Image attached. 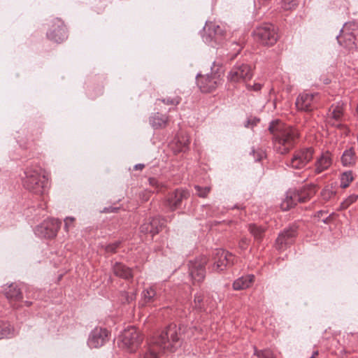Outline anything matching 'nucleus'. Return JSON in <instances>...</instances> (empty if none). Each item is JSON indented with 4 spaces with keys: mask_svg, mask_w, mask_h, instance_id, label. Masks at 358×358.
Segmentation results:
<instances>
[{
    "mask_svg": "<svg viewBox=\"0 0 358 358\" xmlns=\"http://www.w3.org/2000/svg\"><path fill=\"white\" fill-rule=\"evenodd\" d=\"M22 180L23 186L36 194H42L48 183V178L41 168H27Z\"/></svg>",
    "mask_w": 358,
    "mask_h": 358,
    "instance_id": "7ed1b4c3",
    "label": "nucleus"
},
{
    "mask_svg": "<svg viewBox=\"0 0 358 358\" xmlns=\"http://www.w3.org/2000/svg\"><path fill=\"white\" fill-rule=\"evenodd\" d=\"M213 306L212 301L209 299L208 296L205 299L204 294L203 292H196L194 294V307L199 310H205L206 306Z\"/></svg>",
    "mask_w": 358,
    "mask_h": 358,
    "instance_id": "a878e982",
    "label": "nucleus"
},
{
    "mask_svg": "<svg viewBox=\"0 0 358 358\" xmlns=\"http://www.w3.org/2000/svg\"><path fill=\"white\" fill-rule=\"evenodd\" d=\"M313 154L314 149L311 147L299 149L286 160L285 165L292 169L301 170L313 159Z\"/></svg>",
    "mask_w": 358,
    "mask_h": 358,
    "instance_id": "0eeeda50",
    "label": "nucleus"
},
{
    "mask_svg": "<svg viewBox=\"0 0 358 358\" xmlns=\"http://www.w3.org/2000/svg\"><path fill=\"white\" fill-rule=\"evenodd\" d=\"M13 335V329L7 323H0V339L10 337Z\"/></svg>",
    "mask_w": 358,
    "mask_h": 358,
    "instance_id": "c85d7f7f",
    "label": "nucleus"
},
{
    "mask_svg": "<svg viewBox=\"0 0 358 358\" xmlns=\"http://www.w3.org/2000/svg\"><path fill=\"white\" fill-rule=\"evenodd\" d=\"M109 340V331L106 328L96 327L90 334L87 345L90 348L103 346Z\"/></svg>",
    "mask_w": 358,
    "mask_h": 358,
    "instance_id": "2eb2a0df",
    "label": "nucleus"
},
{
    "mask_svg": "<svg viewBox=\"0 0 358 358\" xmlns=\"http://www.w3.org/2000/svg\"><path fill=\"white\" fill-rule=\"evenodd\" d=\"M343 106L344 103L342 102H338L331 106L327 114V122L329 124L338 128L342 127L341 122L343 118Z\"/></svg>",
    "mask_w": 358,
    "mask_h": 358,
    "instance_id": "f3484780",
    "label": "nucleus"
},
{
    "mask_svg": "<svg viewBox=\"0 0 358 358\" xmlns=\"http://www.w3.org/2000/svg\"><path fill=\"white\" fill-rule=\"evenodd\" d=\"M46 223L45 224H62V220H59V219H55V218H53V217H51V218H48L47 220H45Z\"/></svg>",
    "mask_w": 358,
    "mask_h": 358,
    "instance_id": "79ce46f5",
    "label": "nucleus"
},
{
    "mask_svg": "<svg viewBox=\"0 0 358 358\" xmlns=\"http://www.w3.org/2000/svg\"><path fill=\"white\" fill-rule=\"evenodd\" d=\"M194 189L196 191V194L199 197L205 198L207 196L208 193L210 191V187H201L199 185H195Z\"/></svg>",
    "mask_w": 358,
    "mask_h": 358,
    "instance_id": "f704fd0d",
    "label": "nucleus"
},
{
    "mask_svg": "<svg viewBox=\"0 0 358 358\" xmlns=\"http://www.w3.org/2000/svg\"><path fill=\"white\" fill-rule=\"evenodd\" d=\"M335 217L336 216L334 214L329 215L328 217H322L321 221L324 223L327 222H335V220H334Z\"/></svg>",
    "mask_w": 358,
    "mask_h": 358,
    "instance_id": "37998d69",
    "label": "nucleus"
},
{
    "mask_svg": "<svg viewBox=\"0 0 358 358\" xmlns=\"http://www.w3.org/2000/svg\"><path fill=\"white\" fill-rule=\"evenodd\" d=\"M68 221H70V222H74L75 221V218L73 217H66L64 220V222H65V224H67V222Z\"/></svg>",
    "mask_w": 358,
    "mask_h": 358,
    "instance_id": "de8ad7c7",
    "label": "nucleus"
},
{
    "mask_svg": "<svg viewBox=\"0 0 358 358\" xmlns=\"http://www.w3.org/2000/svg\"><path fill=\"white\" fill-rule=\"evenodd\" d=\"M317 355H318V352H317V351H315V352L313 353V355H312V356H311L310 357H313V358H315Z\"/></svg>",
    "mask_w": 358,
    "mask_h": 358,
    "instance_id": "8fccbe9b",
    "label": "nucleus"
},
{
    "mask_svg": "<svg viewBox=\"0 0 358 358\" xmlns=\"http://www.w3.org/2000/svg\"><path fill=\"white\" fill-rule=\"evenodd\" d=\"M179 143L182 145V147L180 148V151L185 152V150L187 149L189 144V139L187 136L182 137V140H179Z\"/></svg>",
    "mask_w": 358,
    "mask_h": 358,
    "instance_id": "58836bf2",
    "label": "nucleus"
},
{
    "mask_svg": "<svg viewBox=\"0 0 358 358\" xmlns=\"http://www.w3.org/2000/svg\"><path fill=\"white\" fill-rule=\"evenodd\" d=\"M310 358H313V357H310Z\"/></svg>",
    "mask_w": 358,
    "mask_h": 358,
    "instance_id": "13d9d810",
    "label": "nucleus"
},
{
    "mask_svg": "<svg viewBox=\"0 0 358 358\" xmlns=\"http://www.w3.org/2000/svg\"><path fill=\"white\" fill-rule=\"evenodd\" d=\"M113 271L115 275L126 280H129L133 277L131 270L120 262L114 264L113 266Z\"/></svg>",
    "mask_w": 358,
    "mask_h": 358,
    "instance_id": "5701e85b",
    "label": "nucleus"
},
{
    "mask_svg": "<svg viewBox=\"0 0 358 358\" xmlns=\"http://www.w3.org/2000/svg\"><path fill=\"white\" fill-rule=\"evenodd\" d=\"M207 259L204 256H201L190 260L188 263L189 275L193 282H202L206 276V264Z\"/></svg>",
    "mask_w": 358,
    "mask_h": 358,
    "instance_id": "9b49d317",
    "label": "nucleus"
},
{
    "mask_svg": "<svg viewBox=\"0 0 358 358\" xmlns=\"http://www.w3.org/2000/svg\"><path fill=\"white\" fill-rule=\"evenodd\" d=\"M247 87L249 89V90H252L254 91H259L261 90L262 88V85L259 83H256L253 85H247Z\"/></svg>",
    "mask_w": 358,
    "mask_h": 358,
    "instance_id": "c03bdc74",
    "label": "nucleus"
},
{
    "mask_svg": "<svg viewBox=\"0 0 358 358\" xmlns=\"http://www.w3.org/2000/svg\"><path fill=\"white\" fill-rule=\"evenodd\" d=\"M332 163L331 154L328 151L324 152L316 158L313 171L315 174H320L328 170L332 165Z\"/></svg>",
    "mask_w": 358,
    "mask_h": 358,
    "instance_id": "a211bd4d",
    "label": "nucleus"
},
{
    "mask_svg": "<svg viewBox=\"0 0 358 358\" xmlns=\"http://www.w3.org/2000/svg\"><path fill=\"white\" fill-rule=\"evenodd\" d=\"M68 227H69V225L65 224V230H66V231L69 230V229H68Z\"/></svg>",
    "mask_w": 358,
    "mask_h": 358,
    "instance_id": "603ef678",
    "label": "nucleus"
},
{
    "mask_svg": "<svg viewBox=\"0 0 358 358\" xmlns=\"http://www.w3.org/2000/svg\"><path fill=\"white\" fill-rule=\"evenodd\" d=\"M306 198L300 196L296 192L289 191L287 193L285 199L282 201L280 208L282 210H288L294 207L297 202H304Z\"/></svg>",
    "mask_w": 358,
    "mask_h": 358,
    "instance_id": "6ab92c4d",
    "label": "nucleus"
},
{
    "mask_svg": "<svg viewBox=\"0 0 358 358\" xmlns=\"http://www.w3.org/2000/svg\"><path fill=\"white\" fill-rule=\"evenodd\" d=\"M253 275H247L241 276L236 279L232 285L234 290H242L248 288L254 280Z\"/></svg>",
    "mask_w": 358,
    "mask_h": 358,
    "instance_id": "b1692460",
    "label": "nucleus"
},
{
    "mask_svg": "<svg viewBox=\"0 0 358 358\" xmlns=\"http://www.w3.org/2000/svg\"><path fill=\"white\" fill-rule=\"evenodd\" d=\"M179 341L178 328L176 324H170L165 329L153 336L152 338V347H149L140 358H157V352L154 348L159 350L173 351L176 345Z\"/></svg>",
    "mask_w": 358,
    "mask_h": 358,
    "instance_id": "f03ea898",
    "label": "nucleus"
},
{
    "mask_svg": "<svg viewBox=\"0 0 358 358\" xmlns=\"http://www.w3.org/2000/svg\"><path fill=\"white\" fill-rule=\"evenodd\" d=\"M24 303H25V304H26L27 306H31V302H30V301H26Z\"/></svg>",
    "mask_w": 358,
    "mask_h": 358,
    "instance_id": "3c124183",
    "label": "nucleus"
},
{
    "mask_svg": "<svg viewBox=\"0 0 358 358\" xmlns=\"http://www.w3.org/2000/svg\"><path fill=\"white\" fill-rule=\"evenodd\" d=\"M336 194V192L332 189V187H327L324 189H322L321 192V196L322 199L325 201H328L333 198Z\"/></svg>",
    "mask_w": 358,
    "mask_h": 358,
    "instance_id": "2f4dec72",
    "label": "nucleus"
},
{
    "mask_svg": "<svg viewBox=\"0 0 358 358\" xmlns=\"http://www.w3.org/2000/svg\"><path fill=\"white\" fill-rule=\"evenodd\" d=\"M197 85L203 92L208 93L215 90L222 83L221 73L216 71L206 76H196Z\"/></svg>",
    "mask_w": 358,
    "mask_h": 358,
    "instance_id": "9d476101",
    "label": "nucleus"
},
{
    "mask_svg": "<svg viewBox=\"0 0 358 358\" xmlns=\"http://www.w3.org/2000/svg\"><path fill=\"white\" fill-rule=\"evenodd\" d=\"M259 119H257V118H254L252 120H248V122H247V124L245 125V127H249V125L251 124L252 125H254V124H256L257 122H259Z\"/></svg>",
    "mask_w": 358,
    "mask_h": 358,
    "instance_id": "a18cd8bd",
    "label": "nucleus"
},
{
    "mask_svg": "<svg viewBox=\"0 0 358 358\" xmlns=\"http://www.w3.org/2000/svg\"><path fill=\"white\" fill-rule=\"evenodd\" d=\"M320 214H321V216H322V217L323 216V215H324V214L326 215V213H325L322 212V211L320 212Z\"/></svg>",
    "mask_w": 358,
    "mask_h": 358,
    "instance_id": "864d4df0",
    "label": "nucleus"
},
{
    "mask_svg": "<svg viewBox=\"0 0 358 358\" xmlns=\"http://www.w3.org/2000/svg\"><path fill=\"white\" fill-rule=\"evenodd\" d=\"M317 96V93H301L296 100V106L301 111H312L315 108Z\"/></svg>",
    "mask_w": 358,
    "mask_h": 358,
    "instance_id": "dca6fc26",
    "label": "nucleus"
},
{
    "mask_svg": "<svg viewBox=\"0 0 358 358\" xmlns=\"http://www.w3.org/2000/svg\"><path fill=\"white\" fill-rule=\"evenodd\" d=\"M6 298L13 302H19L22 299V294L17 285L11 284L5 289Z\"/></svg>",
    "mask_w": 358,
    "mask_h": 358,
    "instance_id": "4be33fe9",
    "label": "nucleus"
},
{
    "mask_svg": "<svg viewBox=\"0 0 358 358\" xmlns=\"http://www.w3.org/2000/svg\"><path fill=\"white\" fill-rule=\"evenodd\" d=\"M217 301H221V299H220V298L219 296L217 297Z\"/></svg>",
    "mask_w": 358,
    "mask_h": 358,
    "instance_id": "5fc2aeb1",
    "label": "nucleus"
},
{
    "mask_svg": "<svg viewBox=\"0 0 358 358\" xmlns=\"http://www.w3.org/2000/svg\"><path fill=\"white\" fill-rule=\"evenodd\" d=\"M213 300H214V301H215V303H217V300H216V299H213Z\"/></svg>",
    "mask_w": 358,
    "mask_h": 358,
    "instance_id": "6e6d98bb",
    "label": "nucleus"
},
{
    "mask_svg": "<svg viewBox=\"0 0 358 358\" xmlns=\"http://www.w3.org/2000/svg\"><path fill=\"white\" fill-rule=\"evenodd\" d=\"M338 43L344 48L352 50L358 47V26L355 22L343 25L340 34L336 36Z\"/></svg>",
    "mask_w": 358,
    "mask_h": 358,
    "instance_id": "39448f33",
    "label": "nucleus"
},
{
    "mask_svg": "<svg viewBox=\"0 0 358 358\" xmlns=\"http://www.w3.org/2000/svg\"><path fill=\"white\" fill-rule=\"evenodd\" d=\"M253 72L251 66L247 64H236L227 75L230 83H238L247 82L252 78Z\"/></svg>",
    "mask_w": 358,
    "mask_h": 358,
    "instance_id": "1a4fd4ad",
    "label": "nucleus"
},
{
    "mask_svg": "<svg viewBox=\"0 0 358 358\" xmlns=\"http://www.w3.org/2000/svg\"><path fill=\"white\" fill-rule=\"evenodd\" d=\"M120 245V242H115L106 246V250L108 252H115L117 248Z\"/></svg>",
    "mask_w": 358,
    "mask_h": 358,
    "instance_id": "ea45409f",
    "label": "nucleus"
},
{
    "mask_svg": "<svg viewBox=\"0 0 358 358\" xmlns=\"http://www.w3.org/2000/svg\"><path fill=\"white\" fill-rule=\"evenodd\" d=\"M119 208L115 207H106L102 210H101V213H115L117 211Z\"/></svg>",
    "mask_w": 358,
    "mask_h": 358,
    "instance_id": "a19ab883",
    "label": "nucleus"
},
{
    "mask_svg": "<svg viewBox=\"0 0 358 358\" xmlns=\"http://www.w3.org/2000/svg\"><path fill=\"white\" fill-rule=\"evenodd\" d=\"M249 231L257 239H260L265 228L262 225H249Z\"/></svg>",
    "mask_w": 358,
    "mask_h": 358,
    "instance_id": "7c9ffc66",
    "label": "nucleus"
},
{
    "mask_svg": "<svg viewBox=\"0 0 358 358\" xmlns=\"http://www.w3.org/2000/svg\"><path fill=\"white\" fill-rule=\"evenodd\" d=\"M165 104L167 105H178L180 103L181 99L179 96H176L174 98H166L162 99H159Z\"/></svg>",
    "mask_w": 358,
    "mask_h": 358,
    "instance_id": "e433bc0d",
    "label": "nucleus"
},
{
    "mask_svg": "<svg viewBox=\"0 0 358 358\" xmlns=\"http://www.w3.org/2000/svg\"><path fill=\"white\" fill-rule=\"evenodd\" d=\"M215 224H220V222H217Z\"/></svg>",
    "mask_w": 358,
    "mask_h": 358,
    "instance_id": "4d7b16f0",
    "label": "nucleus"
},
{
    "mask_svg": "<svg viewBox=\"0 0 358 358\" xmlns=\"http://www.w3.org/2000/svg\"><path fill=\"white\" fill-rule=\"evenodd\" d=\"M143 337L136 327L131 326L125 329L119 337L117 344L120 348L129 352H134L140 345Z\"/></svg>",
    "mask_w": 358,
    "mask_h": 358,
    "instance_id": "20e7f679",
    "label": "nucleus"
},
{
    "mask_svg": "<svg viewBox=\"0 0 358 358\" xmlns=\"http://www.w3.org/2000/svg\"><path fill=\"white\" fill-rule=\"evenodd\" d=\"M234 264V256L221 248L215 249L212 254V263L208 268L211 272L220 273Z\"/></svg>",
    "mask_w": 358,
    "mask_h": 358,
    "instance_id": "423d86ee",
    "label": "nucleus"
},
{
    "mask_svg": "<svg viewBox=\"0 0 358 358\" xmlns=\"http://www.w3.org/2000/svg\"><path fill=\"white\" fill-rule=\"evenodd\" d=\"M47 37L50 41L58 43L67 38L66 27L59 18H55L52 21V24L47 32Z\"/></svg>",
    "mask_w": 358,
    "mask_h": 358,
    "instance_id": "ddd939ff",
    "label": "nucleus"
},
{
    "mask_svg": "<svg viewBox=\"0 0 358 358\" xmlns=\"http://www.w3.org/2000/svg\"><path fill=\"white\" fill-rule=\"evenodd\" d=\"M250 154L254 156L255 162L261 161V159L265 156V152L261 149L255 150L254 148H252Z\"/></svg>",
    "mask_w": 358,
    "mask_h": 358,
    "instance_id": "4c0bfd02",
    "label": "nucleus"
},
{
    "mask_svg": "<svg viewBox=\"0 0 358 358\" xmlns=\"http://www.w3.org/2000/svg\"><path fill=\"white\" fill-rule=\"evenodd\" d=\"M253 34L255 40L264 45H273L278 40L275 27L271 24H264L257 27Z\"/></svg>",
    "mask_w": 358,
    "mask_h": 358,
    "instance_id": "6e6552de",
    "label": "nucleus"
},
{
    "mask_svg": "<svg viewBox=\"0 0 358 358\" xmlns=\"http://www.w3.org/2000/svg\"><path fill=\"white\" fill-rule=\"evenodd\" d=\"M204 34L202 35L203 41L208 44L213 46V43L215 44L221 43L222 40L223 31L219 25L212 22H206L203 27Z\"/></svg>",
    "mask_w": 358,
    "mask_h": 358,
    "instance_id": "4468645a",
    "label": "nucleus"
},
{
    "mask_svg": "<svg viewBox=\"0 0 358 358\" xmlns=\"http://www.w3.org/2000/svg\"><path fill=\"white\" fill-rule=\"evenodd\" d=\"M155 296L156 291L152 287L144 289L142 292V297L145 303L153 301Z\"/></svg>",
    "mask_w": 358,
    "mask_h": 358,
    "instance_id": "cd10ccee",
    "label": "nucleus"
},
{
    "mask_svg": "<svg viewBox=\"0 0 358 358\" xmlns=\"http://www.w3.org/2000/svg\"><path fill=\"white\" fill-rule=\"evenodd\" d=\"M353 180L352 172L348 171L343 172L341 175V187L346 188L349 186L350 183Z\"/></svg>",
    "mask_w": 358,
    "mask_h": 358,
    "instance_id": "c756f323",
    "label": "nucleus"
},
{
    "mask_svg": "<svg viewBox=\"0 0 358 358\" xmlns=\"http://www.w3.org/2000/svg\"><path fill=\"white\" fill-rule=\"evenodd\" d=\"M268 131L273 135V148L280 155L287 154L296 145L299 138L297 129L278 120L270 123Z\"/></svg>",
    "mask_w": 358,
    "mask_h": 358,
    "instance_id": "f257e3e1",
    "label": "nucleus"
},
{
    "mask_svg": "<svg viewBox=\"0 0 358 358\" xmlns=\"http://www.w3.org/2000/svg\"><path fill=\"white\" fill-rule=\"evenodd\" d=\"M149 183L152 187L155 188L154 191H156V192H162L164 188V185L155 178H150Z\"/></svg>",
    "mask_w": 358,
    "mask_h": 358,
    "instance_id": "72a5a7b5",
    "label": "nucleus"
},
{
    "mask_svg": "<svg viewBox=\"0 0 358 358\" xmlns=\"http://www.w3.org/2000/svg\"><path fill=\"white\" fill-rule=\"evenodd\" d=\"M145 167V165L143 164H138L135 165L134 169L136 170H142Z\"/></svg>",
    "mask_w": 358,
    "mask_h": 358,
    "instance_id": "49530a36",
    "label": "nucleus"
},
{
    "mask_svg": "<svg viewBox=\"0 0 358 358\" xmlns=\"http://www.w3.org/2000/svg\"><path fill=\"white\" fill-rule=\"evenodd\" d=\"M189 197V192L184 188H177L173 192L169 193L165 200V206L171 210L173 211L180 208L184 201Z\"/></svg>",
    "mask_w": 358,
    "mask_h": 358,
    "instance_id": "f8f14e48",
    "label": "nucleus"
},
{
    "mask_svg": "<svg viewBox=\"0 0 358 358\" xmlns=\"http://www.w3.org/2000/svg\"><path fill=\"white\" fill-rule=\"evenodd\" d=\"M255 355H256L258 358H275L273 352L270 350H256Z\"/></svg>",
    "mask_w": 358,
    "mask_h": 358,
    "instance_id": "c9c22d12",
    "label": "nucleus"
},
{
    "mask_svg": "<svg viewBox=\"0 0 358 358\" xmlns=\"http://www.w3.org/2000/svg\"><path fill=\"white\" fill-rule=\"evenodd\" d=\"M297 4L296 0H282L281 1V7L285 10L295 8Z\"/></svg>",
    "mask_w": 358,
    "mask_h": 358,
    "instance_id": "473e14b6",
    "label": "nucleus"
},
{
    "mask_svg": "<svg viewBox=\"0 0 358 358\" xmlns=\"http://www.w3.org/2000/svg\"><path fill=\"white\" fill-rule=\"evenodd\" d=\"M296 232V225H292L288 229L284 230L280 233L276 240V243L280 245L279 249L281 248L282 245L289 243V239L294 237Z\"/></svg>",
    "mask_w": 358,
    "mask_h": 358,
    "instance_id": "412c9836",
    "label": "nucleus"
},
{
    "mask_svg": "<svg viewBox=\"0 0 358 358\" xmlns=\"http://www.w3.org/2000/svg\"><path fill=\"white\" fill-rule=\"evenodd\" d=\"M167 122L168 117L159 113L154 114L150 117V123L155 129L165 127Z\"/></svg>",
    "mask_w": 358,
    "mask_h": 358,
    "instance_id": "bb28decb",
    "label": "nucleus"
},
{
    "mask_svg": "<svg viewBox=\"0 0 358 358\" xmlns=\"http://www.w3.org/2000/svg\"><path fill=\"white\" fill-rule=\"evenodd\" d=\"M33 230L38 237L51 238L56 236L58 225H36Z\"/></svg>",
    "mask_w": 358,
    "mask_h": 358,
    "instance_id": "aec40b11",
    "label": "nucleus"
},
{
    "mask_svg": "<svg viewBox=\"0 0 358 358\" xmlns=\"http://www.w3.org/2000/svg\"><path fill=\"white\" fill-rule=\"evenodd\" d=\"M341 164L344 166H352L356 164L357 156L353 148L346 149L341 158Z\"/></svg>",
    "mask_w": 358,
    "mask_h": 358,
    "instance_id": "393cba45",
    "label": "nucleus"
},
{
    "mask_svg": "<svg viewBox=\"0 0 358 358\" xmlns=\"http://www.w3.org/2000/svg\"><path fill=\"white\" fill-rule=\"evenodd\" d=\"M357 199V196L353 195V196H350L349 200H350V203H352V202L355 201Z\"/></svg>",
    "mask_w": 358,
    "mask_h": 358,
    "instance_id": "09e8293b",
    "label": "nucleus"
}]
</instances>
